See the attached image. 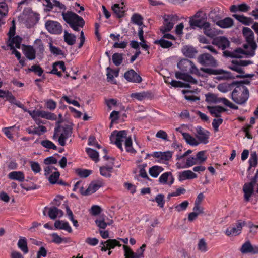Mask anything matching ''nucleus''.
I'll use <instances>...</instances> for the list:
<instances>
[{"instance_id":"obj_1","label":"nucleus","mask_w":258,"mask_h":258,"mask_svg":"<svg viewBox=\"0 0 258 258\" xmlns=\"http://www.w3.org/2000/svg\"><path fill=\"white\" fill-rule=\"evenodd\" d=\"M110 140L111 143L116 145L121 151L123 150L122 143H124L127 152L135 153V150L132 147L131 137L127 136L126 131H114L110 135Z\"/></svg>"},{"instance_id":"obj_2","label":"nucleus","mask_w":258,"mask_h":258,"mask_svg":"<svg viewBox=\"0 0 258 258\" xmlns=\"http://www.w3.org/2000/svg\"><path fill=\"white\" fill-rule=\"evenodd\" d=\"M72 134V127L70 125L63 124L58 125L54 129L53 136V140H58L59 144L64 146L66 144V140L71 136Z\"/></svg>"},{"instance_id":"obj_3","label":"nucleus","mask_w":258,"mask_h":258,"mask_svg":"<svg viewBox=\"0 0 258 258\" xmlns=\"http://www.w3.org/2000/svg\"><path fill=\"white\" fill-rule=\"evenodd\" d=\"M249 98V91L243 85L237 86L232 91L231 99L235 103L242 104L246 102Z\"/></svg>"},{"instance_id":"obj_4","label":"nucleus","mask_w":258,"mask_h":258,"mask_svg":"<svg viewBox=\"0 0 258 258\" xmlns=\"http://www.w3.org/2000/svg\"><path fill=\"white\" fill-rule=\"evenodd\" d=\"M242 33L248 43V44H245L244 45V48L247 49L249 46L250 47V52H247V54L249 56H253L255 55V50L257 47V45L254 41V33L248 27H244Z\"/></svg>"},{"instance_id":"obj_5","label":"nucleus","mask_w":258,"mask_h":258,"mask_svg":"<svg viewBox=\"0 0 258 258\" xmlns=\"http://www.w3.org/2000/svg\"><path fill=\"white\" fill-rule=\"evenodd\" d=\"M177 79L184 80L186 83L177 81L178 87H190L189 84H196L197 81L191 76L187 73H183L180 72H176L175 74Z\"/></svg>"},{"instance_id":"obj_6","label":"nucleus","mask_w":258,"mask_h":258,"mask_svg":"<svg viewBox=\"0 0 258 258\" xmlns=\"http://www.w3.org/2000/svg\"><path fill=\"white\" fill-rule=\"evenodd\" d=\"M164 26L161 28L163 33L170 31L174 24L178 21L179 17L177 15H165L164 16Z\"/></svg>"},{"instance_id":"obj_7","label":"nucleus","mask_w":258,"mask_h":258,"mask_svg":"<svg viewBox=\"0 0 258 258\" xmlns=\"http://www.w3.org/2000/svg\"><path fill=\"white\" fill-rule=\"evenodd\" d=\"M27 112L33 119L43 118L51 120H55L57 119V116L55 114L43 110H28Z\"/></svg>"},{"instance_id":"obj_8","label":"nucleus","mask_w":258,"mask_h":258,"mask_svg":"<svg viewBox=\"0 0 258 258\" xmlns=\"http://www.w3.org/2000/svg\"><path fill=\"white\" fill-rule=\"evenodd\" d=\"M244 222L238 220L235 225L229 227L225 231V234L228 236H235L240 234L242 227L245 225Z\"/></svg>"},{"instance_id":"obj_9","label":"nucleus","mask_w":258,"mask_h":258,"mask_svg":"<svg viewBox=\"0 0 258 258\" xmlns=\"http://www.w3.org/2000/svg\"><path fill=\"white\" fill-rule=\"evenodd\" d=\"M45 26L47 30L51 34H60L62 32V27L57 21L48 20Z\"/></svg>"},{"instance_id":"obj_10","label":"nucleus","mask_w":258,"mask_h":258,"mask_svg":"<svg viewBox=\"0 0 258 258\" xmlns=\"http://www.w3.org/2000/svg\"><path fill=\"white\" fill-rule=\"evenodd\" d=\"M239 250L243 254H258V245H252L249 240H247L242 244Z\"/></svg>"},{"instance_id":"obj_11","label":"nucleus","mask_w":258,"mask_h":258,"mask_svg":"<svg viewBox=\"0 0 258 258\" xmlns=\"http://www.w3.org/2000/svg\"><path fill=\"white\" fill-rule=\"evenodd\" d=\"M146 247L145 244H143L139 248L141 251L140 253H135L132 249L126 245H123V248L124 250V258H142L143 257V253L145 251Z\"/></svg>"},{"instance_id":"obj_12","label":"nucleus","mask_w":258,"mask_h":258,"mask_svg":"<svg viewBox=\"0 0 258 258\" xmlns=\"http://www.w3.org/2000/svg\"><path fill=\"white\" fill-rule=\"evenodd\" d=\"M198 62L203 66L215 67L217 62L215 59L209 54L204 53L200 55L198 58Z\"/></svg>"},{"instance_id":"obj_13","label":"nucleus","mask_w":258,"mask_h":258,"mask_svg":"<svg viewBox=\"0 0 258 258\" xmlns=\"http://www.w3.org/2000/svg\"><path fill=\"white\" fill-rule=\"evenodd\" d=\"M25 25L27 28H30L35 25L40 19L39 15L34 12H30L24 15Z\"/></svg>"},{"instance_id":"obj_14","label":"nucleus","mask_w":258,"mask_h":258,"mask_svg":"<svg viewBox=\"0 0 258 258\" xmlns=\"http://www.w3.org/2000/svg\"><path fill=\"white\" fill-rule=\"evenodd\" d=\"M103 185L104 183L101 180L94 181L89 184L84 192L82 191V188H80V191L82 195L85 196L91 195L98 190Z\"/></svg>"},{"instance_id":"obj_15","label":"nucleus","mask_w":258,"mask_h":258,"mask_svg":"<svg viewBox=\"0 0 258 258\" xmlns=\"http://www.w3.org/2000/svg\"><path fill=\"white\" fill-rule=\"evenodd\" d=\"M201 70L203 72L209 74L221 75L222 76L221 78L224 79L231 78L233 77L231 73L225 71L222 69L214 70L210 68H201Z\"/></svg>"},{"instance_id":"obj_16","label":"nucleus","mask_w":258,"mask_h":258,"mask_svg":"<svg viewBox=\"0 0 258 258\" xmlns=\"http://www.w3.org/2000/svg\"><path fill=\"white\" fill-rule=\"evenodd\" d=\"M159 182L161 184L170 186L174 182V178L171 172H166L159 177Z\"/></svg>"},{"instance_id":"obj_17","label":"nucleus","mask_w":258,"mask_h":258,"mask_svg":"<svg viewBox=\"0 0 258 258\" xmlns=\"http://www.w3.org/2000/svg\"><path fill=\"white\" fill-rule=\"evenodd\" d=\"M229 68L234 71L241 74L239 76H237V77L239 78H251L255 76L252 74H244V72L242 71V68L241 67L238 60L232 61V63L229 66Z\"/></svg>"},{"instance_id":"obj_18","label":"nucleus","mask_w":258,"mask_h":258,"mask_svg":"<svg viewBox=\"0 0 258 258\" xmlns=\"http://www.w3.org/2000/svg\"><path fill=\"white\" fill-rule=\"evenodd\" d=\"M197 159L194 157H189L187 159L186 162H184L183 160L178 161L176 163V167L178 169L189 168L198 164Z\"/></svg>"},{"instance_id":"obj_19","label":"nucleus","mask_w":258,"mask_h":258,"mask_svg":"<svg viewBox=\"0 0 258 258\" xmlns=\"http://www.w3.org/2000/svg\"><path fill=\"white\" fill-rule=\"evenodd\" d=\"M212 44L218 46L219 48L222 50H224L229 46L230 42L226 37L220 36L214 38L212 41Z\"/></svg>"},{"instance_id":"obj_20","label":"nucleus","mask_w":258,"mask_h":258,"mask_svg":"<svg viewBox=\"0 0 258 258\" xmlns=\"http://www.w3.org/2000/svg\"><path fill=\"white\" fill-rule=\"evenodd\" d=\"M124 77L128 82L139 83L142 81V78L140 76L137 74L133 69L125 72L124 74Z\"/></svg>"},{"instance_id":"obj_21","label":"nucleus","mask_w":258,"mask_h":258,"mask_svg":"<svg viewBox=\"0 0 258 258\" xmlns=\"http://www.w3.org/2000/svg\"><path fill=\"white\" fill-rule=\"evenodd\" d=\"M254 182H251L244 184L243 186V191L244 192V199L246 202H248L250 198L253 193V187Z\"/></svg>"},{"instance_id":"obj_22","label":"nucleus","mask_w":258,"mask_h":258,"mask_svg":"<svg viewBox=\"0 0 258 258\" xmlns=\"http://www.w3.org/2000/svg\"><path fill=\"white\" fill-rule=\"evenodd\" d=\"M209 133L207 131L204 130L201 127L197 128V138L199 141V143L207 144L208 142Z\"/></svg>"},{"instance_id":"obj_23","label":"nucleus","mask_w":258,"mask_h":258,"mask_svg":"<svg viewBox=\"0 0 258 258\" xmlns=\"http://www.w3.org/2000/svg\"><path fill=\"white\" fill-rule=\"evenodd\" d=\"M203 30L204 34L211 38H213L220 33V30L211 28L209 23H206L204 25Z\"/></svg>"},{"instance_id":"obj_24","label":"nucleus","mask_w":258,"mask_h":258,"mask_svg":"<svg viewBox=\"0 0 258 258\" xmlns=\"http://www.w3.org/2000/svg\"><path fill=\"white\" fill-rule=\"evenodd\" d=\"M201 13L202 12H198L194 18L190 19L189 23L191 26H196L204 28V25L208 22L199 18Z\"/></svg>"},{"instance_id":"obj_25","label":"nucleus","mask_w":258,"mask_h":258,"mask_svg":"<svg viewBox=\"0 0 258 258\" xmlns=\"http://www.w3.org/2000/svg\"><path fill=\"white\" fill-rule=\"evenodd\" d=\"M197 175L191 170H185L178 173V178L180 181L196 178Z\"/></svg>"},{"instance_id":"obj_26","label":"nucleus","mask_w":258,"mask_h":258,"mask_svg":"<svg viewBox=\"0 0 258 258\" xmlns=\"http://www.w3.org/2000/svg\"><path fill=\"white\" fill-rule=\"evenodd\" d=\"M207 109L210 113V114L214 117H220L221 113L222 112H225L226 109L220 106H207Z\"/></svg>"},{"instance_id":"obj_27","label":"nucleus","mask_w":258,"mask_h":258,"mask_svg":"<svg viewBox=\"0 0 258 258\" xmlns=\"http://www.w3.org/2000/svg\"><path fill=\"white\" fill-rule=\"evenodd\" d=\"M113 167V163L111 162L109 164L100 167V174L105 177H110Z\"/></svg>"},{"instance_id":"obj_28","label":"nucleus","mask_w":258,"mask_h":258,"mask_svg":"<svg viewBox=\"0 0 258 258\" xmlns=\"http://www.w3.org/2000/svg\"><path fill=\"white\" fill-rule=\"evenodd\" d=\"M249 9L250 7L244 3L239 5H233L230 8V10L232 13H237L238 12H246Z\"/></svg>"},{"instance_id":"obj_29","label":"nucleus","mask_w":258,"mask_h":258,"mask_svg":"<svg viewBox=\"0 0 258 258\" xmlns=\"http://www.w3.org/2000/svg\"><path fill=\"white\" fill-rule=\"evenodd\" d=\"M23 53L29 60H34L36 57V50L31 46H25L23 49Z\"/></svg>"},{"instance_id":"obj_30","label":"nucleus","mask_w":258,"mask_h":258,"mask_svg":"<svg viewBox=\"0 0 258 258\" xmlns=\"http://www.w3.org/2000/svg\"><path fill=\"white\" fill-rule=\"evenodd\" d=\"M112 9L117 17L120 18L124 16L125 9L123 6V3L114 4L112 7Z\"/></svg>"},{"instance_id":"obj_31","label":"nucleus","mask_w":258,"mask_h":258,"mask_svg":"<svg viewBox=\"0 0 258 258\" xmlns=\"http://www.w3.org/2000/svg\"><path fill=\"white\" fill-rule=\"evenodd\" d=\"M216 24L222 28H229L233 25L234 22L232 18L227 17L218 21L216 22Z\"/></svg>"},{"instance_id":"obj_32","label":"nucleus","mask_w":258,"mask_h":258,"mask_svg":"<svg viewBox=\"0 0 258 258\" xmlns=\"http://www.w3.org/2000/svg\"><path fill=\"white\" fill-rule=\"evenodd\" d=\"M63 215V211L55 207L48 208V216L52 220L55 219L57 217H61Z\"/></svg>"},{"instance_id":"obj_33","label":"nucleus","mask_w":258,"mask_h":258,"mask_svg":"<svg viewBox=\"0 0 258 258\" xmlns=\"http://www.w3.org/2000/svg\"><path fill=\"white\" fill-rule=\"evenodd\" d=\"M47 129L45 126L39 125L38 127H31L27 129V132L29 134L40 135L46 132Z\"/></svg>"},{"instance_id":"obj_34","label":"nucleus","mask_w":258,"mask_h":258,"mask_svg":"<svg viewBox=\"0 0 258 258\" xmlns=\"http://www.w3.org/2000/svg\"><path fill=\"white\" fill-rule=\"evenodd\" d=\"M8 177L12 180L22 182L25 179V175L22 171H12L9 173Z\"/></svg>"},{"instance_id":"obj_35","label":"nucleus","mask_w":258,"mask_h":258,"mask_svg":"<svg viewBox=\"0 0 258 258\" xmlns=\"http://www.w3.org/2000/svg\"><path fill=\"white\" fill-rule=\"evenodd\" d=\"M182 52L184 55L190 58L194 57L197 52L194 47L188 45L184 46L182 48Z\"/></svg>"},{"instance_id":"obj_36","label":"nucleus","mask_w":258,"mask_h":258,"mask_svg":"<svg viewBox=\"0 0 258 258\" xmlns=\"http://www.w3.org/2000/svg\"><path fill=\"white\" fill-rule=\"evenodd\" d=\"M232 16L239 22L245 25H249L252 23V19L251 18L244 16L243 15L234 14Z\"/></svg>"},{"instance_id":"obj_37","label":"nucleus","mask_w":258,"mask_h":258,"mask_svg":"<svg viewBox=\"0 0 258 258\" xmlns=\"http://www.w3.org/2000/svg\"><path fill=\"white\" fill-rule=\"evenodd\" d=\"M250 52V50H246L244 51L241 48H237L231 52L229 56L231 57L235 58H242L244 56V55H246L247 57H250L247 54V52Z\"/></svg>"},{"instance_id":"obj_38","label":"nucleus","mask_w":258,"mask_h":258,"mask_svg":"<svg viewBox=\"0 0 258 258\" xmlns=\"http://www.w3.org/2000/svg\"><path fill=\"white\" fill-rule=\"evenodd\" d=\"M54 226L56 229H63L68 232H72V228L67 222L56 220L55 222Z\"/></svg>"},{"instance_id":"obj_39","label":"nucleus","mask_w":258,"mask_h":258,"mask_svg":"<svg viewBox=\"0 0 258 258\" xmlns=\"http://www.w3.org/2000/svg\"><path fill=\"white\" fill-rule=\"evenodd\" d=\"M17 245L18 247L24 253L26 254L28 252L29 250L26 238L21 237L18 240Z\"/></svg>"},{"instance_id":"obj_40","label":"nucleus","mask_w":258,"mask_h":258,"mask_svg":"<svg viewBox=\"0 0 258 258\" xmlns=\"http://www.w3.org/2000/svg\"><path fill=\"white\" fill-rule=\"evenodd\" d=\"M191 65V61L187 59L181 60L177 64L178 68L183 71H187L190 66Z\"/></svg>"},{"instance_id":"obj_41","label":"nucleus","mask_w":258,"mask_h":258,"mask_svg":"<svg viewBox=\"0 0 258 258\" xmlns=\"http://www.w3.org/2000/svg\"><path fill=\"white\" fill-rule=\"evenodd\" d=\"M183 138L185 139L186 142L191 146H197L199 142L197 140L188 133L181 132Z\"/></svg>"},{"instance_id":"obj_42","label":"nucleus","mask_w":258,"mask_h":258,"mask_svg":"<svg viewBox=\"0 0 258 258\" xmlns=\"http://www.w3.org/2000/svg\"><path fill=\"white\" fill-rule=\"evenodd\" d=\"M149 96L150 94L147 92L133 93L131 94V97L135 98L139 101H142Z\"/></svg>"},{"instance_id":"obj_43","label":"nucleus","mask_w":258,"mask_h":258,"mask_svg":"<svg viewBox=\"0 0 258 258\" xmlns=\"http://www.w3.org/2000/svg\"><path fill=\"white\" fill-rule=\"evenodd\" d=\"M163 170V168L162 167L155 165L149 169V172L152 177L156 178Z\"/></svg>"},{"instance_id":"obj_44","label":"nucleus","mask_w":258,"mask_h":258,"mask_svg":"<svg viewBox=\"0 0 258 258\" xmlns=\"http://www.w3.org/2000/svg\"><path fill=\"white\" fill-rule=\"evenodd\" d=\"M147 166V164H143L140 165L139 166V176L143 178L145 181H149L150 180L149 177H148L146 171L145 170V168Z\"/></svg>"},{"instance_id":"obj_45","label":"nucleus","mask_w":258,"mask_h":258,"mask_svg":"<svg viewBox=\"0 0 258 258\" xmlns=\"http://www.w3.org/2000/svg\"><path fill=\"white\" fill-rule=\"evenodd\" d=\"M119 70H113L110 68H107V80L108 82H113L114 77L118 76Z\"/></svg>"},{"instance_id":"obj_46","label":"nucleus","mask_w":258,"mask_h":258,"mask_svg":"<svg viewBox=\"0 0 258 258\" xmlns=\"http://www.w3.org/2000/svg\"><path fill=\"white\" fill-rule=\"evenodd\" d=\"M64 39L65 42L69 45H73L76 41V36L65 31L64 32Z\"/></svg>"},{"instance_id":"obj_47","label":"nucleus","mask_w":258,"mask_h":258,"mask_svg":"<svg viewBox=\"0 0 258 258\" xmlns=\"http://www.w3.org/2000/svg\"><path fill=\"white\" fill-rule=\"evenodd\" d=\"M205 96L206 101L209 104L219 103L220 97H218L215 94L208 93Z\"/></svg>"},{"instance_id":"obj_48","label":"nucleus","mask_w":258,"mask_h":258,"mask_svg":"<svg viewBox=\"0 0 258 258\" xmlns=\"http://www.w3.org/2000/svg\"><path fill=\"white\" fill-rule=\"evenodd\" d=\"M143 17L138 13H134L131 17V20L132 23L138 25L139 27L143 25Z\"/></svg>"},{"instance_id":"obj_49","label":"nucleus","mask_w":258,"mask_h":258,"mask_svg":"<svg viewBox=\"0 0 258 258\" xmlns=\"http://www.w3.org/2000/svg\"><path fill=\"white\" fill-rule=\"evenodd\" d=\"M155 43L159 45L163 48H169L173 45L171 42L167 41L163 38L160 40H156Z\"/></svg>"},{"instance_id":"obj_50","label":"nucleus","mask_w":258,"mask_h":258,"mask_svg":"<svg viewBox=\"0 0 258 258\" xmlns=\"http://www.w3.org/2000/svg\"><path fill=\"white\" fill-rule=\"evenodd\" d=\"M21 42L22 38L20 37L17 36L12 38L9 45L11 47V49H12V47L20 48Z\"/></svg>"},{"instance_id":"obj_51","label":"nucleus","mask_w":258,"mask_h":258,"mask_svg":"<svg viewBox=\"0 0 258 258\" xmlns=\"http://www.w3.org/2000/svg\"><path fill=\"white\" fill-rule=\"evenodd\" d=\"M86 151L89 156L94 161L97 162L98 161L99 154L98 153L90 148H87L86 149Z\"/></svg>"},{"instance_id":"obj_52","label":"nucleus","mask_w":258,"mask_h":258,"mask_svg":"<svg viewBox=\"0 0 258 258\" xmlns=\"http://www.w3.org/2000/svg\"><path fill=\"white\" fill-rule=\"evenodd\" d=\"M113 223L112 220L106 223L105 222L104 219L99 218L95 220V223L97 226L100 229H105L107 225H110Z\"/></svg>"},{"instance_id":"obj_53","label":"nucleus","mask_w":258,"mask_h":258,"mask_svg":"<svg viewBox=\"0 0 258 258\" xmlns=\"http://www.w3.org/2000/svg\"><path fill=\"white\" fill-rule=\"evenodd\" d=\"M102 244H106L109 249L114 248L116 246H121L119 242L115 239H109L104 242H102Z\"/></svg>"},{"instance_id":"obj_54","label":"nucleus","mask_w":258,"mask_h":258,"mask_svg":"<svg viewBox=\"0 0 258 258\" xmlns=\"http://www.w3.org/2000/svg\"><path fill=\"white\" fill-rule=\"evenodd\" d=\"M232 84L229 83H221L217 86L218 89L222 93H226L231 89Z\"/></svg>"},{"instance_id":"obj_55","label":"nucleus","mask_w":258,"mask_h":258,"mask_svg":"<svg viewBox=\"0 0 258 258\" xmlns=\"http://www.w3.org/2000/svg\"><path fill=\"white\" fill-rule=\"evenodd\" d=\"M60 176V173L57 171H55L52 173L51 175H50L48 177V179L49 182L52 184H55L57 183L58 179Z\"/></svg>"},{"instance_id":"obj_56","label":"nucleus","mask_w":258,"mask_h":258,"mask_svg":"<svg viewBox=\"0 0 258 258\" xmlns=\"http://www.w3.org/2000/svg\"><path fill=\"white\" fill-rule=\"evenodd\" d=\"M250 167H255L257 164V155L255 152H252L249 159Z\"/></svg>"},{"instance_id":"obj_57","label":"nucleus","mask_w":258,"mask_h":258,"mask_svg":"<svg viewBox=\"0 0 258 258\" xmlns=\"http://www.w3.org/2000/svg\"><path fill=\"white\" fill-rule=\"evenodd\" d=\"M112 61L115 66H119L122 61V55L118 53H114L112 55Z\"/></svg>"},{"instance_id":"obj_58","label":"nucleus","mask_w":258,"mask_h":258,"mask_svg":"<svg viewBox=\"0 0 258 258\" xmlns=\"http://www.w3.org/2000/svg\"><path fill=\"white\" fill-rule=\"evenodd\" d=\"M198 249L201 252H206L207 251V245L204 239H201L199 240L198 244Z\"/></svg>"},{"instance_id":"obj_59","label":"nucleus","mask_w":258,"mask_h":258,"mask_svg":"<svg viewBox=\"0 0 258 258\" xmlns=\"http://www.w3.org/2000/svg\"><path fill=\"white\" fill-rule=\"evenodd\" d=\"M197 161L198 164H201L204 162L207 159V157L205 155L204 151H201L197 153L196 155Z\"/></svg>"},{"instance_id":"obj_60","label":"nucleus","mask_w":258,"mask_h":258,"mask_svg":"<svg viewBox=\"0 0 258 258\" xmlns=\"http://www.w3.org/2000/svg\"><path fill=\"white\" fill-rule=\"evenodd\" d=\"M41 144L42 146L46 148L52 149L54 150L57 149V147L54 145V144L52 142L49 140H43L41 141Z\"/></svg>"},{"instance_id":"obj_61","label":"nucleus","mask_w":258,"mask_h":258,"mask_svg":"<svg viewBox=\"0 0 258 258\" xmlns=\"http://www.w3.org/2000/svg\"><path fill=\"white\" fill-rule=\"evenodd\" d=\"M165 197L163 194H158L155 197V201L157 203L158 206L163 208L165 204Z\"/></svg>"},{"instance_id":"obj_62","label":"nucleus","mask_w":258,"mask_h":258,"mask_svg":"<svg viewBox=\"0 0 258 258\" xmlns=\"http://www.w3.org/2000/svg\"><path fill=\"white\" fill-rule=\"evenodd\" d=\"M77 174L81 177L86 178L89 176L92 171L88 169H78L76 171Z\"/></svg>"},{"instance_id":"obj_63","label":"nucleus","mask_w":258,"mask_h":258,"mask_svg":"<svg viewBox=\"0 0 258 258\" xmlns=\"http://www.w3.org/2000/svg\"><path fill=\"white\" fill-rule=\"evenodd\" d=\"M189 203L187 201H184L181 204L175 206V209L177 212L185 210L188 207Z\"/></svg>"},{"instance_id":"obj_64","label":"nucleus","mask_w":258,"mask_h":258,"mask_svg":"<svg viewBox=\"0 0 258 258\" xmlns=\"http://www.w3.org/2000/svg\"><path fill=\"white\" fill-rule=\"evenodd\" d=\"M45 105L47 109L50 110H53L56 108L57 103L55 101L52 99H48L46 101Z\"/></svg>"}]
</instances>
